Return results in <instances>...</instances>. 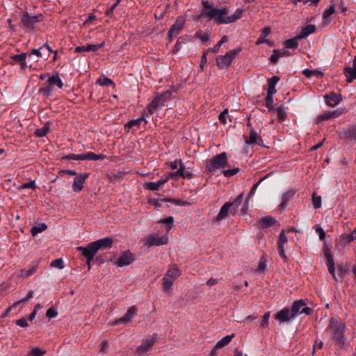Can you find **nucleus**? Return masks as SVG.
<instances>
[{
  "label": "nucleus",
  "mask_w": 356,
  "mask_h": 356,
  "mask_svg": "<svg viewBox=\"0 0 356 356\" xmlns=\"http://www.w3.org/2000/svg\"><path fill=\"white\" fill-rule=\"evenodd\" d=\"M203 10L202 16L207 17L209 20L213 19L218 24H227L229 10L227 7L215 8L208 1H202Z\"/></svg>",
  "instance_id": "f257e3e1"
},
{
  "label": "nucleus",
  "mask_w": 356,
  "mask_h": 356,
  "mask_svg": "<svg viewBox=\"0 0 356 356\" xmlns=\"http://www.w3.org/2000/svg\"><path fill=\"white\" fill-rule=\"evenodd\" d=\"M327 330L332 332V339L340 347H343L346 341L345 337L346 325L344 323L338 321L336 318H332Z\"/></svg>",
  "instance_id": "f03ea898"
},
{
  "label": "nucleus",
  "mask_w": 356,
  "mask_h": 356,
  "mask_svg": "<svg viewBox=\"0 0 356 356\" xmlns=\"http://www.w3.org/2000/svg\"><path fill=\"white\" fill-rule=\"evenodd\" d=\"M228 166V159L226 152H222L213 156L206 162V171L211 175L215 174L217 170L225 168Z\"/></svg>",
  "instance_id": "7ed1b4c3"
},
{
  "label": "nucleus",
  "mask_w": 356,
  "mask_h": 356,
  "mask_svg": "<svg viewBox=\"0 0 356 356\" xmlns=\"http://www.w3.org/2000/svg\"><path fill=\"white\" fill-rule=\"evenodd\" d=\"M54 86H56L60 89H62L64 86L63 81L57 73L49 76L47 84L41 87L38 92L45 97H49L53 94V87Z\"/></svg>",
  "instance_id": "20e7f679"
},
{
  "label": "nucleus",
  "mask_w": 356,
  "mask_h": 356,
  "mask_svg": "<svg viewBox=\"0 0 356 356\" xmlns=\"http://www.w3.org/2000/svg\"><path fill=\"white\" fill-rule=\"evenodd\" d=\"M20 20L24 29L33 31L38 23L44 20V15L42 14L33 15L24 11L20 15Z\"/></svg>",
  "instance_id": "39448f33"
},
{
  "label": "nucleus",
  "mask_w": 356,
  "mask_h": 356,
  "mask_svg": "<svg viewBox=\"0 0 356 356\" xmlns=\"http://www.w3.org/2000/svg\"><path fill=\"white\" fill-rule=\"evenodd\" d=\"M241 51V48L238 47L226 53L224 56H218L216 58V65L220 69L228 67L235 57Z\"/></svg>",
  "instance_id": "423d86ee"
},
{
  "label": "nucleus",
  "mask_w": 356,
  "mask_h": 356,
  "mask_svg": "<svg viewBox=\"0 0 356 356\" xmlns=\"http://www.w3.org/2000/svg\"><path fill=\"white\" fill-rule=\"evenodd\" d=\"M113 240L110 237H106L90 243L86 247L93 252H97L100 250L111 248L113 245Z\"/></svg>",
  "instance_id": "0eeeda50"
},
{
  "label": "nucleus",
  "mask_w": 356,
  "mask_h": 356,
  "mask_svg": "<svg viewBox=\"0 0 356 356\" xmlns=\"http://www.w3.org/2000/svg\"><path fill=\"white\" fill-rule=\"evenodd\" d=\"M291 311L292 312V317L296 318L298 315L301 314H311L312 309L306 307L305 301L301 299L293 302Z\"/></svg>",
  "instance_id": "6e6552de"
},
{
  "label": "nucleus",
  "mask_w": 356,
  "mask_h": 356,
  "mask_svg": "<svg viewBox=\"0 0 356 356\" xmlns=\"http://www.w3.org/2000/svg\"><path fill=\"white\" fill-rule=\"evenodd\" d=\"M185 24V19L182 17H178L175 21V23L170 27L168 38L170 42H172L175 38H176L183 29Z\"/></svg>",
  "instance_id": "1a4fd4ad"
},
{
  "label": "nucleus",
  "mask_w": 356,
  "mask_h": 356,
  "mask_svg": "<svg viewBox=\"0 0 356 356\" xmlns=\"http://www.w3.org/2000/svg\"><path fill=\"white\" fill-rule=\"evenodd\" d=\"M164 106V103L162 102L161 97L157 95L152 99V101L148 104L147 110L144 111V115L146 117L151 116L158 108Z\"/></svg>",
  "instance_id": "9d476101"
},
{
  "label": "nucleus",
  "mask_w": 356,
  "mask_h": 356,
  "mask_svg": "<svg viewBox=\"0 0 356 356\" xmlns=\"http://www.w3.org/2000/svg\"><path fill=\"white\" fill-rule=\"evenodd\" d=\"M89 173L87 172L78 174L74 178L72 184V190L74 192H80L83 188V184L86 180L89 177Z\"/></svg>",
  "instance_id": "9b49d317"
},
{
  "label": "nucleus",
  "mask_w": 356,
  "mask_h": 356,
  "mask_svg": "<svg viewBox=\"0 0 356 356\" xmlns=\"http://www.w3.org/2000/svg\"><path fill=\"white\" fill-rule=\"evenodd\" d=\"M168 241V238L165 235L158 236L156 235L152 234L148 236L145 244L149 247L153 245H161L167 244Z\"/></svg>",
  "instance_id": "f8f14e48"
},
{
  "label": "nucleus",
  "mask_w": 356,
  "mask_h": 356,
  "mask_svg": "<svg viewBox=\"0 0 356 356\" xmlns=\"http://www.w3.org/2000/svg\"><path fill=\"white\" fill-rule=\"evenodd\" d=\"M28 56L27 53H22L20 54H15L10 56V63L11 65L19 64L22 70L27 68L28 65L26 62V57Z\"/></svg>",
  "instance_id": "ddd939ff"
},
{
  "label": "nucleus",
  "mask_w": 356,
  "mask_h": 356,
  "mask_svg": "<svg viewBox=\"0 0 356 356\" xmlns=\"http://www.w3.org/2000/svg\"><path fill=\"white\" fill-rule=\"evenodd\" d=\"M275 318L280 323H284L291 319H294L295 318L292 317V312L291 309L288 307H284L277 312L275 315Z\"/></svg>",
  "instance_id": "4468645a"
},
{
  "label": "nucleus",
  "mask_w": 356,
  "mask_h": 356,
  "mask_svg": "<svg viewBox=\"0 0 356 356\" xmlns=\"http://www.w3.org/2000/svg\"><path fill=\"white\" fill-rule=\"evenodd\" d=\"M134 261V257L133 254L129 251H125L117 259L115 264L118 266H124L131 264Z\"/></svg>",
  "instance_id": "2eb2a0df"
},
{
  "label": "nucleus",
  "mask_w": 356,
  "mask_h": 356,
  "mask_svg": "<svg viewBox=\"0 0 356 356\" xmlns=\"http://www.w3.org/2000/svg\"><path fill=\"white\" fill-rule=\"evenodd\" d=\"M76 250L81 253V254L86 259V264L88 269L91 268V261L94 259L95 253L90 250L88 247L78 246Z\"/></svg>",
  "instance_id": "dca6fc26"
},
{
  "label": "nucleus",
  "mask_w": 356,
  "mask_h": 356,
  "mask_svg": "<svg viewBox=\"0 0 356 356\" xmlns=\"http://www.w3.org/2000/svg\"><path fill=\"white\" fill-rule=\"evenodd\" d=\"M325 103L327 106L334 107L342 100L341 95L334 92H330L324 96Z\"/></svg>",
  "instance_id": "f3484780"
},
{
  "label": "nucleus",
  "mask_w": 356,
  "mask_h": 356,
  "mask_svg": "<svg viewBox=\"0 0 356 356\" xmlns=\"http://www.w3.org/2000/svg\"><path fill=\"white\" fill-rule=\"evenodd\" d=\"M136 312H137L136 307V306H131V307H129L128 309V310L127 311L125 314L122 317H121V318H118V320H116L113 323V325H118V324H120V323H122L130 321L135 316V315L136 314Z\"/></svg>",
  "instance_id": "a211bd4d"
},
{
  "label": "nucleus",
  "mask_w": 356,
  "mask_h": 356,
  "mask_svg": "<svg viewBox=\"0 0 356 356\" xmlns=\"http://www.w3.org/2000/svg\"><path fill=\"white\" fill-rule=\"evenodd\" d=\"M156 339V335L154 334L152 338L144 340L142 343L137 348L138 353L144 354L145 353L147 352L152 347Z\"/></svg>",
  "instance_id": "6ab92c4d"
},
{
  "label": "nucleus",
  "mask_w": 356,
  "mask_h": 356,
  "mask_svg": "<svg viewBox=\"0 0 356 356\" xmlns=\"http://www.w3.org/2000/svg\"><path fill=\"white\" fill-rule=\"evenodd\" d=\"M169 180V177H162L156 182H147L145 184V188L149 191H159Z\"/></svg>",
  "instance_id": "aec40b11"
},
{
  "label": "nucleus",
  "mask_w": 356,
  "mask_h": 356,
  "mask_svg": "<svg viewBox=\"0 0 356 356\" xmlns=\"http://www.w3.org/2000/svg\"><path fill=\"white\" fill-rule=\"evenodd\" d=\"M104 45V42L98 44H88L86 46H78L75 48L74 52L82 53L84 51H96Z\"/></svg>",
  "instance_id": "412c9836"
},
{
  "label": "nucleus",
  "mask_w": 356,
  "mask_h": 356,
  "mask_svg": "<svg viewBox=\"0 0 356 356\" xmlns=\"http://www.w3.org/2000/svg\"><path fill=\"white\" fill-rule=\"evenodd\" d=\"M245 143L249 145H261L263 141L261 137L258 136L253 129H250V136L248 138L245 136Z\"/></svg>",
  "instance_id": "4be33fe9"
},
{
  "label": "nucleus",
  "mask_w": 356,
  "mask_h": 356,
  "mask_svg": "<svg viewBox=\"0 0 356 356\" xmlns=\"http://www.w3.org/2000/svg\"><path fill=\"white\" fill-rule=\"evenodd\" d=\"M296 191L294 190H289L285 192L282 197V202L280 204V210L283 211L286 209L290 200L295 195Z\"/></svg>",
  "instance_id": "5701e85b"
},
{
  "label": "nucleus",
  "mask_w": 356,
  "mask_h": 356,
  "mask_svg": "<svg viewBox=\"0 0 356 356\" xmlns=\"http://www.w3.org/2000/svg\"><path fill=\"white\" fill-rule=\"evenodd\" d=\"M232 209V204L231 202H225L222 207L220 208V210L216 216L217 220H222L225 218H226L228 215L229 212L230 213V210Z\"/></svg>",
  "instance_id": "b1692460"
},
{
  "label": "nucleus",
  "mask_w": 356,
  "mask_h": 356,
  "mask_svg": "<svg viewBox=\"0 0 356 356\" xmlns=\"http://www.w3.org/2000/svg\"><path fill=\"white\" fill-rule=\"evenodd\" d=\"M341 137L350 141H356V124L341 132Z\"/></svg>",
  "instance_id": "393cba45"
},
{
  "label": "nucleus",
  "mask_w": 356,
  "mask_h": 356,
  "mask_svg": "<svg viewBox=\"0 0 356 356\" xmlns=\"http://www.w3.org/2000/svg\"><path fill=\"white\" fill-rule=\"evenodd\" d=\"M146 115H144V113H143V116L136 119V120H131L129 121L124 126L125 129L129 130V129L136 127L137 128H139L140 126V124L142 122H145V123H147V120L145 119Z\"/></svg>",
  "instance_id": "a878e982"
},
{
  "label": "nucleus",
  "mask_w": 356,
  "mask_h": 356,
  "mask_svg": "<svg viewBox=\"0 0 356 356\" xmlns=\"http://www.w3.org/2000/svg\"><path fill=\"white\" fill-rule=\"evenodd\" d=\"M243 199V194H239L233 202H231L232 209L230 210L231 215H236L238 211L239 206L242 204Z\"/></svg>",
  "instance_id": "bb28decb"
},
{
  "label": "nucleus",
  "mask_w": 356,
  "mask_h": 356,
  "mask_svg": "<svg viewBox=\"0 0 356 356\" xmlns=\"http://www.w3.org/2000/svg\"><path fill=\"white\" fill-rule=\"evenodd\" d=\"M316 31V26L313 24H308L305 26L300 34L297 35V38L303 39L309 36L310 34L314 33Z\"/></svg>",
  "instance_id": "cd10ccee"
},
{
  "label": "nucleus",
  "mask_w": 356,
  "mask_h": 356,
  "mask_svg": "<svg viewBox=\"0 0 356 356\" xmlns=\"http://www.w3.org/2000/svg\"><path fill=\"white\" fill-rule=\"evenodd\" d=\"M181 272L176 265H172L165 274V276L174 281L180 276Z\"/></svg>",
  "instance_id": "c85d7f7f"
},
{
  "label": "nucleus",
  "mask_w": 356,
  "mask_h": 356,
  "mask_svg": "<svg viewBox=\"0 0 356 356\" xmlns=\"http://www.w3.org/2000/svg\"><path fill=\"white\" fill-rule=\"evenodd\" d=\"M275 223L276 220L270 216H265L260 220V227L261 229L268 228Z\"/></svg>",
  "instance_id": "c756f323"
},
{
  "label": "nucleus",
  "mask_w": 356,
  "mask_h": 356,
  "mask_svg": "<svg viewBox=\"0 0 356 356\" xmlns=\"http://www.w3.org/2000/svg\"><path fill=\"white\" fill-rule=\"evenodd\" d=\"M344 74L346 76V81L349 83H352L356 79L355 67H346L344 70Z\"/></svg>",
  "instance_id": "7c9ffc66"
},
{
  "label": "nucleus",
  "mask_w": 356,
  "mask_h": 356,
  "mask_svg": "<svg viewBox=\"0 0 356 356\" xmlns=\"http://www.w3.org/2000/svg\"><path fill=\"white\" fill-rule=\"evenodd\" d=\"M234 337V334H232L229 335H227L222 338L220 341H218L216 344V348H222L226 345L229 344L233 337Z\"/></svg>",
  "instance_id": "2f4dec72"
},
{
  "label": "nucleus",
  "mask_w": 356,
  "mask_h": 356,
  "mask_svg": "<svg viewBox=\"0 0 356 356\" xmlns=\"http://www.w3.org/2000/svg\"><path fill=\"white\" fill-rule=\"evenodd\" d=\"M49 130L50 122H47L44 124V126L42 128L36 129L35 134L38 137H44L49 133Z\"/></svg>",
  "instance_id": "473e14b6"
},
{
  "label": "nucleus",
  "mask_w": 356,
  "mask_h": 356,
  "mask_svg": "<svg viewBox=\"0 0 356 356\" xmlns=\"http://www.w3.org/2000/svg\"><path fill=\"white\" fill-rule=\"evenodd\" d=\"M47 229V225L45 223H39L33 226L31 229L32 236H35L38 234L44 232Z\"/></svg>",
  "instance_id": "72a5a7b5"
},
{
  "label": "nucleus",
  "mask_w": 356,
  "mask_h": 356,
  "mask_svg": "<svg viewBox=\"0 0 356 356\" xmlns=\"http://www.w3.org/2000/svg\"><path fill=\"white\" fill-rule=\"evenodd\" d=\"M106 158V156L104 154H96L92 152H88L84 154V160H102Z\"/></svg>",
  "instance_id": "f704fd0d"
},
{
  "label": "nucleus",
  "mask_w": 356,
  "mask_h": 356,
  "mask_svg": "<svg viewBox=\"0 0 356 356\" xmlns=\"http://www.w3.org/2000/svg\"><path fill=\"white\" fill-rule=\"evenodd\" d=\"M97 83L102 86H106L109 85L115 86L114 82L110 78H108L103 74L97 79Z\"/></svg>",
  "instance_id": "c9c22d12"
},
{
  "label": "nucleus",
  "mask_w": 356,
  "mask_h": 356,
  "mask_svg": "<svg viewBox=\"0 0 356 356\" xmlns=\"http://www.w3.org/2000/svg\"><path fill=\"white\" fill-rule=\"evenodd\" d=\"M243 13V9L237 8L232 15L228 16V24L233 23L242 17Z\"/></svg>",
  "instance_id": "e433bc0d"
},
{
  "label": "nucleus",
  "mask_w": 356,
  "mask_h": 356,
  "mask_svg": "<svg viewBox=\"0 0 356 356\" xmlns=\"http://www.w3.org/2000/svg\"><path fill=\"white\" fill-rule=\"evenodd\" d=\"M228 41V37L227 35H224L222 37L220 40L212 48H209L207 51H211L213 53H218L221 45Z\"/></svg>",
  "instance_id": "4c0bfd02"
},
{
  "label": "nucleus",
  "mask_w": 356,
  "mask_h": 356,
  "mask_svg": "<svg viewBox=\"0 0 356 356\" xmlns=\"http://www.w3.org/2000/svg\"><path fill=\"white\" fill-rule=\"evenodd\" d=\"M179 169L175 171L170 173L169 177L172 179H177L179 177H182L183 176V168H184V163L181 162V161H179Z\"/></svg>",
  "instance_id": "58836bf2"
},
{
  "label": "nucleus",
  "mask_w": 356,
  "mask_h": 356,
  "mask_svg": "<svg viewBox=\"0 0 356 356\" xmlns=\"http://www.w3.org/2000/svg\"><path fill=\"white\" fill-rule=\"evenodd\" d=\"M299 38H297V36H296L293 38L286 40L284 42V46L285 47L288 49H295L297 48L298 46V40H299Z\"/></svg>",
  "instance_id": "ea45409f"
},
{
  "label": "nucleus",
  "mask_w": 356,
  "mask_h": 356,
  "mask_svg": "<svg viewBox=\"0 0 356 356\" xmlns=\"http://www.w3.org/2000/svg\"><path fill=\"white\" fill-rule=\"evenodd\" d=\"M36 269H37L36 265L33 266L32 267H31L29 269H27V270L23 269V270H22L19 276L22 277H24V278L29 277L35 273Z\"/></svg>",
  "instance_id": "a19ab883"
},
{
  "label": "nucleus",
  "mask_w": 356,
  "mask_h": 356,
  "mask_svg": "<svg viewBox=\"0 0 356 356\" xmlns=\"http://www.w3.org/2000/svg\"><path fill=\"white\" fill-rule=\"evenodd\" d=\"M63 160H76V161H84V154H70L62 156Z\"/></svg>",
  "instance_id": "79ce46f5"
},
{
  "label": "nucleus",
  "mask_w": 356,
  "mask_h": 356,
  "mask_svg": "<svg viewBox=\"0 0 356 356\" xmlns=\"http://www.w3.org/2000/svg\"><path fill=\"white\" fill-rule=\"evenodd\" d=\"M343 241L346 243H350L356 239V227L350 234H343L342 236Z\"/></svg>",
  "instance_id": "37998d69"
},
{
  "label": "nucleus",
  "mask_w": 356,
  "mask_h": 356,
  "mask_svg": "<svg viewBox=\"0 0 356 356\" xmlns=\"http://www.w3.org/2000/svg\"><path fill=\"white\" fill-rule=\"evenodd\" d=\"M174 280L164 275L163 278V287L165 291H168L172 285L173 284Z\"/></svg>",
  "instance_id": "c03bdc74"
},
{
  "label": "nucleus",
  "mask_w": 356,
  "mask_h": 356,
  "mask_svg": "<svg viewBox=\"0 0 356 356\" xmlns=\"http://www.w3.org/2000/svg\"><path fill=\"white\" fill-rule=\"evenodd\" d=\"M265 105L268 108V111L271 112L273 110H275V107L273 106V95H267L265 98Z\"/></svg>",
  "instance_id": "a18cd8bd"
},
{
  "label": "nucleus",
  "mask_w": 356,
  "mask_h": 356,
  "mask_svg": "<svg viewBox=\"0 0 356 356\" xmlns=\"http://www.w3.org/2000/svg\"><path fill=\"white\" fill-rule=\"evenodd\" d=\"M273 111H276L277 115L280 121H284L286 118V113L282 106H279L277 108H275V110H273Z\"/></svg>",
  "instance_id": "49530a36"
},
{
  "label": "nucleus",
  "mask_w": 356,
  "mask_h": 356,
  "mask_svg": "<svg viewBox=\"0 0 356 356\" xmlns=\"http://www.w3.org/2000/svg\"><path fill=\"white\" fill-rule=\"evenodd\" d=\"M282 55V51L279 49H274L273 51V54L270 57V61L272 63H277L279 58L281 57Z\"/></svg>",
  "instance_id": "de8ad7c7"
},
{
  "label": "nucleus",
  "mask_w": 356,
  "mask_h": 356,
  "mask_svg": "<svg viewBox=\"0 0 356 356\" xmlns=\"http://www.w3.org/2000/svg\"><path fill=\"white\" fill-rule=\"evenodd\" d=\"M335 6L334 5H331L328 8H326L323 13V18L324 19H328L329 17L334 13L335 12Z\"/></svg>",
  "instance_id": "09e8293b"
},
{
  "label": "nucleus",
  "mask_w": 356,
  "mask_h": 356,
  "mask_svg": "<svg viewBox=\"0 0 356 356\" xmlns=\"http://www.w3.org/2000/svg\"><path fill=\"white\" fill-rule=\"evenodd\" d=\"M312 204L315 209H319L321 207V197L316 195L315 193L312 195Z\"/></svg>",
  "instance_id": "8fccbe9b"
},
{
  "label": "nucleus",
  "mask_w": 356,
  "mask_h": 356,
  "mask_svg": "<svg viewBox=\"0 0 356 356\" xmlns=\"http://www.w3.org/2000/svg\"><path fill=\"white\" fill-rule=\"evenodd\" d=\"M239 170L238 168H234L232 169L222 170V173L225 177H230L237 174Z\"/></svg>",
  "instance_id": "3c124183"
},
{
  "label": "nucleus",
  "mask_w": 356,
  "mask_h": 356,
  "mask_svg": "<svg viewBox=\"0 0 356 356\" xmlns=\"http://www.w3.org/2000/svg\"><path fill=\"white\" fill-rule=\"evenodd\" d=\"M36 188V185L35 183V181H31L30 182L24 183L22 184L21 186H18L17 188L18 191H22L23 189L26 188H32L35 189Z\"/></svg>",
  "instance_id": "603ef678"
},
{
  "label": "nucleus",
  "mask_w": 356,
  "mask_h": 356,
  "mask_svg": "<svg viewBox=\"0 0 356 356\" xmlns=\"http://www.w3.org/2000/svg\"><path fill=\"white\" fill-rule=\"evenodd\" d=\"M165 201L168 202H171L175 205L181 206V207L186 206V205L189 204L188 202H187L186 201H182L179 199L168 198Z\"/></svg>",
  "instance_id": "864d4df0"
},
{
  "label": "nucleus",
  "mask_w": 356,
  "mask_h": 356,
  "mask_svg": "<svg viewBox=\"0 0 356 356\" xmlns=\"http://www.w3.org/2000/svg\"><path fill=\"white\" fill-rule=\"evenodd\" d=\"M269 318H270V312H268L265 313L262 317V321H261V325H260L262 328H266L268 327Z\"/></svg>",
  "instance_id": "5fc2aeb1"
},
{
  "label": "nucleus",
  "mask_w": 356,
  "mask_h": 356,
  "mask_svg": "<svg viewBox=\"0 0 356 356\" xmlns=\"http://www.w3.org/2000/svg\"><path fill=\"white\" fill-rule=\"evenodd\" d=\"M51 266L55 267L59 269H63L65 267L63 260L62 259H57L53 260L51 263Z\"/></svg>",
  "instance_id": "6e6d98bb"
},
{
  "label": "nucleus",
  "mask_w": 356,
  "mask_h": 356,
  "mask_svg": "<svg viewBox=\"0 0 356 356\" xmlns=\"http://www.w3.org/2000/svg\"><path fill=\"white\" fill-rule=\"evenodd\" d=\"M288 241L287 236H286L284 231L281 232L279 236V240L277 242V246L284 247V244L286 243Z\"/></svg>",
  "instance_id": "4d7b16f0"
},
{
  "label": "nucleus",
  "mask_w": 356,
  "mask_h": 356,
  "mask_svg": "<svg viewBox=\"0 0 356 356\" xmlns=\"http://www.w3.org/2000/svg\"><path fill=\"white\" fill-rule=\"evenodd\" d=\"M337 270L338 275L340 277L341 280H342L345 275H346L348 273V269L343 266L342 265H338Z\"/></svg>",
  "instance_id": "13d9d810"
},
{
  "label": "nucleus",
  "mask_w": 356,
  "mask_h": 356,
  "mask_svg": "<svg viewBox=\"0 0 356 356\" xmlns=\"http://www.w3.org/2000/svg\"><path fill=\"white\" fill-rule=\"evenodd\" d=\"M315 230H316V232L318 234L319 239L321 241H323L325 238V232L323 230V229L318 225H316L315 226Z\"/></svg>",
  "instance_id": "bf43d9fd"
},
{
  "label": "nucleus",
  "mask_w": 356,
  "mask_h": 356,
  "mask_svg": "<svg viewBox=\"0 0 356 356\" xmlns=\"http://www.w3.org/2000/svg\"><path fill=\"white\" fill-rule=\"evenodd\" d=\"M172 92L170 91V90H167L160 95H158L157 96L159 97H161V99H162V102L165 104V102L166 101H168V99H170V97H171V95H172Z\"/></svg>",
  "instance_id": "052dcab7"
},
{
  "label": "nucleus",
  "mask_w": 356,
  "mask_h": 356,
  "mask_svg": "<svg viewBox=\"0 0 356 356\" xmlns=\"http://www.w3.org/2000/svg\"><path fill=\"white\" fill-rule=\"evenodd\" d=\"M331 118H332V116L330 114V111H327L317 117V122H320L327 120H329Z\"/></svg>",
  "instance_id": "680f3d73"
},
{
  "label": "nucleus",
  "mask_w": 356,
  "mask_h": 356,
  "mask_svg": "<svg viewBox=\"0 0 356 356\" xmlns=\"http://www.w3.org/2000/svg\"><path fill=\"white\" fill-rule=\"evenodd\" d=\"M58 316V312L53 307H51L47 309L46 312V316L49 319L56 318Z\"/></svg>",
  "instance_id": "e2e57ef3"
},
{
  "label": "nucleus",
  "mask_w": 356,
  "mask_h": 356,
  "mask_svg": "<svg viewBox=\"0 0 356 356\" xmlns=\"http://www.w3.org/2000/svg\"><path fill=\"white\" fill-rule=\"evenodd\" d=\"M45 353V351L42 350L40 348L36 347L31 351V356H42Z\"/></svg>",
  "instance_id": "0e129e2a"
},
{
  "label": "nucleus",
  "mask_w": 356,
  "mask_h": 356,
  "mask_svg": "<svg viewBox=\"0 0 356 356\" xmlns=\"http://www.w3.org/2000/svg\"><path fill=\"white\" fill-rule=\"evenodd\" d=\"M343 113H344V109H343V108H337L334 111H330L332 118H338L341 115H342Z\"/></svg>",
  "instance_id": "69168bd1"
},
{
  "label": "nucleus",
  "mask_w": 356,
  "mask_h": 356,
  "mask_svg": "<svg viewBox=\"0 0 356 356\" xmlns=\"http://www.w3.org/2000/svg\"><path fill=\"white\" fill-rule=\"evenodd\" d=\"M228 114V110L227 109H225L224 110L222 113H220V114L218 116V119H219V121L225 124H226V117Z\"/></svg>",
  "instance_id": "338daca9"
},
{
  "label": "nucleus",
  "mask_w": 356,
  "mask_h": 356,
  "mask_svg": "<svg viewBox=\"0 0 356 356\" xmlns=\"http://www.w3.org/2000/svg\"><path fill=\"white\" fill-rule=\"evenodd\" d=\"M266 268V261L265 259L261 258L259 261L257 271L264 272Z\"/></svg>",
  "instance_id": "774afa93"
}]
</instances>
